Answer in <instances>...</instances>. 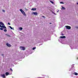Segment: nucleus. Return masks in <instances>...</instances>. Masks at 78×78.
<instances>
[{
	"instance_id": "nucleus-1",
	"label": "nucleus",
	"mask_w": 78,
	"mask_h": 78,
	"mask_svg": "<svg viewBox=\"0 0 78 78\" xmlns=\"http://www.w3.org/2000/svg\"><path fill=\"white\" fill-rule=\"evenodd\" d=\"M20 11H21V12H22V14H23V15H24V16H26V14L25 13V12H24V11H23V10H22V9H20Z\"/></svg>"
},
{
	"instance_id": "nucleus-2",
	"label": "nucleus",
	"mask_w": 78,
	"mask_h": 78,
	"mask_svg": "<svg viewBox=\"0 0 78 78\" xmlns=\"http://www.w3.org/2000/svg\"><path fill=\"white\" fill-rule=\"evenodd\" d=\"M20 48L22 50H25V48L24 47H23L20 46Z\"/></svg>"
},
{
	"instance_id": "nucleus-3",
	"label": "nucleus",
	"mask_w": 78,
	"mask_h": 78,
	"mask_svg": "<svg viewBox=\"0 0 78 78\" xmlns=\"http://www.w3.org/2000/svg\"><path fill=\"white\" fill-rule=\"evenodd\" d=\"M0 27L3 28L4 29H6V27L5 26H1V25H0Z\"/></svg>"
},
{
	"instance_id": "nucleus-4",
	"label": "nucleus",
	"mask_w": 78,
	"mask_h": 78,
	"mask_svg": "<svg viewBox=\"0 0 78 78\" xmlns=\"http://www.w3.org/2000/svg\"><path fill=\"white\" fill-rule=\"evenodd\" d=\"M6 45L7 47H11V45L9 44L8 43H7L6 44Z\"/></svg>"
},
{
	"instance_id": "nucleus-5",
	"label": "nucleus",
	"mask_w": 78,
	"mask_h": 78,
	"mask_svg": "<svg viewBox=\"0 0 78 78\" xmlns=\"http://www.w3.org/2000/svg\"><path fill=\"white\" fill-rule=\"evenodd\" d=\"M66 28L67 29H68V30H69L70 29V28H71V27H70V26H66Z\"/></svg>"
},
{
	"instance_id": "nucleus-6",
	"label": "nucleus",
	"mask_w": 78,
	"mask_h": 78,
	"mask_svg": "<svg viewBox=\"0 0 78 78\" xmlns=\"http://www.w3.org/2000/svg\"><path fill=\"white\" fill-rule=\"evenodd\" d=\"M32 14H33L35 16H37V12H33L32 13Z\"/></svg>"
},
{
	"instance_id": "nucleus-7",
	"label": "nucleus",
	"mask_w": 78,
	"mask_h": 78,
	"mask_svg": "<svg viewBox=\"0 0 78 78\" xmlns=\"http://www.w3.org/2000/svg\"><path fill=\"white\" fill-rule=\"evenodd\" d=\"M73 74V75H78V73L76 72L74 73Z\"/></svg>"
},
{
	"instance_id": "nucleus-8",
	"label": "nucleus",
	"mask_w": 78,
	"mask_h": 78,
	"mask_svg": "<svg viewBox=\"0 0 78 78\" xmlns=\"http://www.w3.org/2000/svg\"><path fill=\"white\" fill-rule=\"evenodd\" d=\"M2 77H3V78H5V74H2L1 75Z\"/></svg>"
},
{
	"instance_id": "nucleus-9",
	"label": "nucleus",
	"mask_w": 78,
	"mask_h": 78,
	"mask_svg": "<svg viewBox=\"0 0 78 78\" xmlns=\"http://www.w3.org/2000/svg\"><path fill=\"white\" fill-rule=\"evenodd\" d=\"M32 11H36V8H32L31 9Z\"/></svg>"
},
{
	"instance_id": "nucleus-10",
	"label": "nucleus",
	"mask_w": 78,
	"mask_h": 78,
	"mask_svg": "<svg viewBox=\"0 0 78 78\" xmlns=\"http://www.w3.org/2000/svg\"><path fill=\"white\" fill-rule=\"evenodd\" d=\"M0 24L1 25H4V24L2 22H0Z\"/></svg>"
},
{
	"instance_id": "nucleus-11",
	"label": "nucleus",
	"mask_w": 78,
	"mask_h": 78,
	"mask_svg": "<svg viewBox=\"0 0 78 78\" xmlns=\"http://www.w3.org/2000/svg\"><path fill=\"white\" fill-rule=\"evenodd\" d=\"M60 37L62 38H66V36H61Z\"/></svg>"
},
{
	"instance_id": "nucleus-12",
	"label": "nucleus",
	"mask_w": 78,
	"mask_h": 78,
	"mask_svg": "<svg viewBox=\"0 0 78 78\" xmlns=\"http://www.w3.org/2000/svg\"><path fill=\"white\" fill-rule=\"evenodd\" d=\"M9 73L6 72L5 73V75H9Z\"/></svg>"
},
{
	"instance_id": "nucleus-13",
	"label": "nucleus",
	"mask_w": 78,
	"mask_h": 78,
	"mask_svg": "<svg viewBox=\"0 0 78 78\" xmlns=\"http://www.w3.org/2000/svg\"><path fill=\"white\" fill-rule=\"evenodd\" d=\"M5 35L6 36H7L8 37H11V36H10V35H9L8 34H5Z\"/></svg>"
},
{
	"instance_id": "nucleus-14",
	"label": "nucleus",
	"mask_w": 78,
	"mask_h": 78,
	"mask_svg": "<svg viewBox=\"0 0 78 78\" xmlns=\"http://www.w3.org/2000/svg\"><path fill=\"white\" fill-rule=\"evenodd\" d=\"M62 9H65V8H64V7H63V6H62Z\"/></svg>"
},
{
	"instance_id": "nucleus-15",
	"label": "nucleus",
	"mask_w": 78,
	"mask_h": 78,
	"mask_svg": "<svg viewBox=\"0 0 78 78\" xmlns=\"http://www.w3.org/2000/svg\"><path fill=\"white\" fill-rule=\"evenodd\" d=\"M50 2H51V3H52V4H53L54 3L53 2L51 1H50Z\"/></svg>"
},
{
	"instance_id": "nucleus-16",
	"label": "nucleus",
	"mask_w": 78,
	"mask_h": 78,
	"mask_svg": "<svg viewBox=\"0 0 78 78\" xmlns=\"http://www.w3.org/2000/svg\"><path fill=\"white\" fill-rule=\"evenodd\" d=\"M4 31L5 32H6V31H7V30H6V29H5L4 30Z\"/></svg>"
},
{
	"instance_id": "nucleus-17",
	"label": "nucleus",
	"mask_w": 78,
	"mask_h": 78,
	"mask_svg": "<svg viewBox=\"0 0 78 78\" xmlns=\"http://www.w3.org/2000/svg\"><path fill=\"white\" fill-rule=\"evenodd\" d=\"M20 30H22L23 29V28H22V27H20Z\"/></svg>"
},
{
	"instance_id": "nucleus-18",
	"label": "nucleus",
	"mask_w": 78,
	"mask_h": 78,
	"mask_svg": "<svg viewBox=\"0 0 78 78\" xmlns=\"http://www.w3.org/2000/svg\"><path fill=\"white\" fill-rule=\"evenodd\" d=\"M36 47L33 48V50H34V49H36Z\"/></svg>"
},
{
	"instance_id": "nucleus-19",
	"label": "nucleus",
	"mask_w": 78,
	"mask_h": 78,
	"mask_svg": "<svg viewBox=\"0 0 78 78\" xmlns=\"http://www.w3.org/2000/svg\"><path fill=\"white\" fill-rule=\"evenodd\" d=\"M9 27L11 29V30H12V28L11 27V26H9Z\"/></svg>"
},
{
	"instance_id": "nucleus-20",
	"label": "nucleus",
	"mask_w": 78,
	"mask_h": 78,
	"mask_svg": "<svg viewBox=\"0 0 78 78\" xmlns=\"http://www.w3.org/2000/svg\"><path fill=\"white\" fill-rule=\"evenodd\" d=\"M60 3H61V4H64V2H60Z\"/></svg>"
},
{
	"instance_id": "nucleus-21",
	"label": "nucleus",
	"mask_w": 78,
	"mask_h": 78,
	"mask_svg": "<svg viewBox=\"0 0 78 78\" xmlns=\"http://www.w3.org/2000/svg\"><path fill=\"white\" fill-rule=\"evenodd\" d=\"M0 29H1V30H3V28H0Z\"/></svg>"
},
{
	"instance_id": "nucleus-22",
	"label": "nucleus",
	"mask_w": 78,
	"mask_h": 78,
	"mask_svg": "<svg viewBox=\"0 0 78 78\" xmlns=\"http://www.w3.org/2000/svg\"><path fill=\"white\" fill-rule=\"evenodd\" d=\"M10 70H11V71H12V68H10Z\"/></svg>"
},
{
	"instance_id": "nucleus-23",
	"label": "nucleus",
	"mask_w": 78,
	"mask_h": 78,
	"mask_svg": "<svg viewBox=\"0 0 78 78\" xmlns=\"http://www.w3.org/2000/svg\"><path fill=\"white\" fill-rule=\"evenodd\" d=\"M8 25H11V24H10V23H8Z\"/></svg>"
},
{
	"instance_id": "nucleus-24",
	"label": "nucleus",
	"mask_w": 78,
	"mask_h": 78,
	"mask_svg": "<svg viewBox=\"0 0 78 78\" xmlns=\"http://www.w3.org/2000/svg\"><path fill=\"white\" fill-rule=\"evenodd\" d=\"M2 11H3V12H5V10H2Z\"/></svg>"
},
{
	"instance_id": "nucleus-25",
	"label": "nucleus",
	"mask_w": 78,
	"mask_h": 78,
	"mask_svg": "<svg viewBox=\"0 0 78 78\" xmlns=\"http://www.w3.org/2000/svg\"><path fill=\"white\" fill-rule=\"evenodd\" d=\"M62 36H64V34H63L62 33Z\"/></svg>"
},
{
	"instance_id": "nucleus-26",
	"label": "nucleus",
	"mask_w": 78,
	"mask_h": 78,
	"mask_svg": "<svg viewBox=\"0 0 78 78\" xmlns=\"http://www.w3.org/2000/svg\"><path fill=\"white\" fill-rule=\"evenodd\" d=\"M42 17H45V16H42Z\"/></svg>"
},
{
	"instance_id": "nucleus-27",
	"label": "nucleus",
	"mask_w": 78,
	"mask_h": 78,
	"mask_svg": "<svg viewBox=\"0 0 78 78\" xmlns=\"http://www.w3.org/2000/svg\"><path fill=\"white\" fill-rule=\"evenodd\" d=\"M77 59H78V57L77 58Z\"/></svg>"
},
{
	"instance_id": "nucleus-28",
	"label": "nucleus",
	"mask_w": 78,
	"mask_h": 78,
	"mask_svg": "<svg viewBox=\"0 0 78 78\" xmlns=\"http://www.w3.org/2000/svg\"><path fill=\"white\" fill-rule=\"evenodd\" d=\"M52 12V13H54L53 12Z\"/></svg>"
},
{
	"instance_id": "nucleus-29",
	"label": "nucleus",
	"mask_w": 78,
	"mask_h": 78,
	"mask_svg": "<svg viewBox=\"0 0 78 78\" xmlns=\"http://www.w3.org/2000/svg\"><path fill=\"white\" fill-rule=\"evenodd\" d=\"M77 5H78V3H77Z\"/></svg>"
},
{
	"instance_id": "nucleus-30",
	"label": "nucleus",
	"mask_w": 78,
	"mask_h": 78,
	"mask_svg": "<svg viewBox=\"0 0 78 78\" xmlns=\"http://www.w3.org/2000/svg\"><path fill=\"white\" fill-rule=\"evenodd\" d=\"M58 11H59V10H58V11L57 12H58Z\"/></svg>"
},
{
	"instance_id": "nucleus-31",
	"label": "nucleus",
	"mask_w": 78,
	"mask_h": 78,
	"mask_svg": "<svg viewBox=\"0 0 78 78\" xmlns=\"http://www.w3.org/2000/svg\"><path fill=\"white\" fill-rule=\"evenodd\" d=\"M50 24H51V23H50Z\"/></svg>"
},
{
	"instance_id": "nucleus-32",
	"label": "nucleus",
	"mask_w": 78,
	"mask_h": 78,
	"mask_svg": "<svg viewBox=\"0 0 78 78\" xmlns=\"http://www.w3.org/2000/svg\"><path fill=\"white\" fill-rule=\"evenodd\" d=\"M2 55H3V54H2Z\"/></svg>"
}]
</instances>
